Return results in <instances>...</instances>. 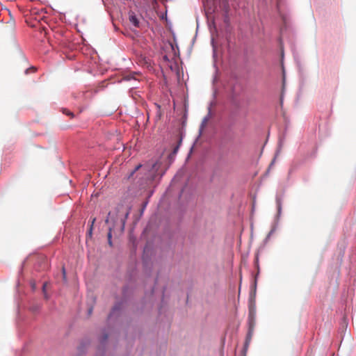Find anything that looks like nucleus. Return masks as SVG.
<instances>
[{"label":"nucleus","instance_id":"nucleus-1","mask_svg":"<svg viewBox=\"0 0 356 356\" xmlns=\"http://www.w3.org/2000/svg\"><path fill=\"white\" fill-rule=\"evenodd\" d=\"M129 21L135 26H139V20L134 13L129 14Z\"/></svg>","mask_w":356,"mask_h":356},{"label":"nucleus","instance_id":"nucleus-2","mask_svg":"<svg viewBox=\"0 0 356 356\" xmlns=\"http://www.w3.org/2000/svg\"><path fill=\"white\" fill-rule=\"evenodd\" d=\"M252 333H253V328L250 326L249 331L246 336V339H245V348H247L249 346V343H250V341H251L252 337Z\"/></svg>","mask_w":356,"mask_h":356},{"label":"nucleus","instance_id":"nucleus-3","mask_svg":"<svg viewBox=\"0 0 356 356\" xmlns=\"http://www.w3.org/2000/svg\"><path fill=\"white\" fill-rule=\"evenodd\" d=\"M139 76V74L136 72H131V73H129L127 74H125L124 76V79L126 80V81H130L131 79H137V76Z\"/></svg>","mask_w":356,"mask_h":356},{"label":"nucleus","instance_id":"nucleus-4","mask_svg":"<svg viewBox=\"0 0 356 356\" xmlns=\"http://www.w3.org/2000/svg\"><path fill=\"white\" fill-rule=\"evenodd\" d=\"M63 113L68 116H70L71 118H74V114L69 110L64 108L63 109Z\"/></svg>","mask_w":356,"mask_h":356},{"label":"nucleus","instance_id":"nucleus-5","mask_svg":"<svg viewBox=\"0 0 356 356\" xmlns=\"http://www.w3.org/2000/svg\"><path fill=\"white\" fill-rule=\"evenodd\" d=\"M111 237H112L111 229H110L109 232L108 233V244L111 246L112 245Z\"/></svg>","mask_w":356,"mask_h":356},{"label":"nucleus","instance_id":"nucleus-6","mask_svg":"<svg viewBox=\"0 0 356 356\" xmlns=\"http://www.w3.org/2000/svg\"><path fill=\"white\" fill-rule=\"evenodd\" d=\"M142 167V165L139 164L136 168L135 170L132 172L131 175L137 170H138Z\"/></svg>","mask_w":356,"mask_h":356},{"label":"nucleus","instance_id":"nucleus-7","mask_svg":"<svg viewBox=\"0 0 356 356\" xmlns=\"http://www.w3.org/2000/svg\"><path fill=\"white\" fill-rule=\"evenodd\" d=\"M29 70H31L32 72H35L36 71V69L35 67H31L29 69H27L26 70V73H28Z\"/></svg>","mask_w":356,"mask_h":356},{"label":"nucleus","instance_id":"nucleus-8","mask_svg":"<svg viewBox=\"0 0 356 356\" xmlns=\"http://www.w3.org/2000/svg\"><path fill=\"white\" fill-rule=\"evenodd\" d=\"M179 149V145L176 146L175 148H174V150H173V153L174 154H176L177 150Z\"/></svg>","mask_w":356,"mask_h":356},{"label":"nucleus","instance_id":"nucleus-9","mask_svg":"<svg viewBox=\"0 0 356 356\" xmlns=\"http://www.w3.org/2000/svg\"><path fill=\"white\" fill-rule=\"evenodd\" d=\"M94 222H95V219L92 220L91 227H92V224L94 223ZM91 232H92V227H90V234H91Z\"/></svg>","mask_w":356,"mask_h":356},{"label":"nucleus","instance_id":"nucleus-10","mask_svg":"<svg viewBox=\"0 0 356 356\" xmlns=\"http://www.w3.org/2000/svg\"><path fill=\"white\" fill-rule=\"evenodd\" d=\"M46 286H47V283H44L43 286H42L43 291L45 290Z\"/></svg>","mask_w":356,"mask_h":356},{"label":"nucleus","instance_id":"nucleus-11","mask_svg":"<svg viewBox=\"0 0 356 356\" xmlns=\"http://www.w3.org/2000/svg\"><path fill=\"white\" fill-rule=\"evenodd\" d=\"M146 205H147V202H145L144 204H143V208L142 211L144 210V209L145 208Z\"/></svg>","mask_w":356,"mask_h":356},{"label":"nucleus","instance_id":"nucleus-12","mask_svg":"<svg viewBox=\"0 0 356 356\" xmlns=\"http://www.w3.org/2000/svg\"><path fill=\"white\" fill-rule=\"evenodd\" d=\"M92 310V308L89 309L88 312H89V314H91Z\"/></svg>","mask_w":356,"mask_h":356},{"label":"nucleus","instance_id":"nucleus-13","mask_svg":"<svg viewBox=\"0 0 356 356\" xmlns=\"http://www.w3.org/2000/svg\"><path fill=\"white\" fill-rule=\"evenodd\" d=\"M156 163H154V164L152 165V168H153V169L156 167Z\"/></svg>","mask_w":356,"mask_h":356},{"label":"nucleus","instance_id":"nucleus-14","mask_svg":"<svg viewBox=\"0 0 356 356\" xmlns=\"http://www.w3.org/2000/svg\"><path fill=\"white\" fill-rule=\"evenodd\" d=\"M224 1L226 3V6H228V5H227V0H224Z\"/></svg>","mask_w":356,"mask_h":356},{"label":"nucleus","instance_id":"nucleus-15","mask_svg":"<svg viewBox=\"0 0 356 356\" xmlns=\"http://www.w3.org/2000/svg\"><path fill=\"white\" fill-rule=\"evenodd\" d=\"M128 215H129V213H126V215H125V218H127Z\"/></svg>","mask_w":356,"mask_h":356},{"label":"nucleus","instance_id":"nucleus-16","mask_svg":"<svg viewBox=\"0 0 356 356\" xmlns=\"http://www.w3.org/2000/svg\"><path fill=\"white\" fill-rule=\"evenodd\" d=\"M343 327L346 329L347 325H344Z\"/></svg>","mask_w":356,"mask_h":356}]
</instances>
